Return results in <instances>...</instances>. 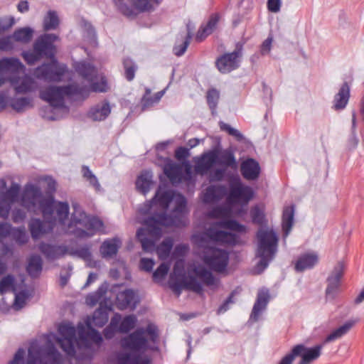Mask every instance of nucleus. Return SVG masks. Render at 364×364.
<instances>
[{"instance_id": "nucleus-1", "label": "nucleus", "mask_w": 364, "mask_h": 364, "mask_svg": "<svg viewBox=\"0 0 364 364\" xmlns=\"http://www.w3.org/2000/svg\"><path fill=\"white\" fill-rule=\"evenodd\" d=\"M173 197L174 193L172 191H161L159 189L151 200L139 208V213L146 216L144 223L151 234L159 236L162 234L161 227L171 228L178 223V216H170L167 213Z\"/></svg>"}, {"instance_id": "nucleus-2", "label": "nucleus", "mask_w": 364, "mask_h": 364, "mask_svg": "<svg viewBox=\"0 0 364 364\" xmlns=\"http://www.w3.org/2000/svg\"><path fill=\"white\" fill-rule=\"evenodd\" d=\"M358 321V318L348 320L342 326L328 334L321 344L312 348H307L303 344L294 346L291 352L283 357L278 364H292L296 356H301V358L298 364H310L320 357L321 350L326 343L339 339L347 334Z\"/></svg>"}, {"instance_id": "nucleus-3", "label": "nucleus", "mask_w": 364, "mask_h": 364, "mask_svg": "<svg viewBox=\"0 0 364 364\" xmlns=\"http://www.w3.org/2000/svg\"><path fill=\"white\" fill-rule=\"evenodd\" d=\"M21 205L28 211L36 212L40 210L45 219H51L53 217L54 198L53 196H44L39 186L28 183L24 187L21 198Z\"/></svg>"}, {"instance_id": "nucleus-4", "label": "nucleus", "mask_w": 364, "mask_h": 364, "mask_svg": "<svg viewBox=\"0 0 364 364\" xmlns=\"http://www.w3.org/2000/svg\"><path fill=\"white\" fill-rule=\"evenodd\" d=\"M193 272L195 276L189 275L188 282H169V287L177 296L181 295L183 289L200 295L203 292V284L213 289L218 287L220 279L205 267L195 268Z\"/></svg>"}, {"instance_id": "nucleus-5", "label": "nucleus", "mask_w": 364, "mask_h": 364, "mask_svg": "<svg viewBox=\"0 0 364 364\" xmlns=\"http://www.w3.org/2000/svg\"><path fill=\"white\" fill-rule=\"evenodd\" d=\"M65 96H80L87 98L89 88L85 85L72 83L64 86H48L40 91L39 97L53 107L61 108L64 106Z\"/></svg>"}, {"instance_id": "nucleus-6", "label": "nucleus", "mask_w": 364, "mask_h": 364, "mask_svg": "<svg viewBox=\"0 0 364 364\" xmlns=\"http://www.w3.org/2000/svg\"><path fill=\"white\" fill-rule=\"evenodd\" d=\"M258 247L256 256L259 258L257 267L264 271L274 259L277 251L278 237L273 230L259 228L257 232Z\"/></svg>"}, {"instance_id": "nucleus-7", "label": "nucleus", "mask_w": 364, "mask_h": 364, "mask_svg": "<svg viewBox=\"0 0 364 364\" xmlns=\"http://www.w3.org/2000/svg\"><path fill=\"white\" fill-rule=\"evenodd\" d=\"M245 44V41H238L232 52L225 53L216 58L215 66L221 74L230 73L240 68Z\"/></svg>"}, {"instance_id": "nucleus-8", "label": "nucleus", "mask_w": 364, "mask_h": 364, "mask_svg": "<svg viewBox=\"0 0 364 364\" xmlns=\"http://www.w3.org/2000/svg\"><path fill=\"white\" fill-rule=\"evenodd\" d=\"M203 249L202 260L204 264L213 272H225L229 263V252L214 247H204Z\"/></svg>"}, {"instance_id": "nucleus-9", "label": "nucleus", "mask_w": 364, "mask_h": 364, "mask_svg": "<svg viewBox=\"0 0 364 364\" xmlns=\"http://www.w3.org/2000/svg\"><path fill=\"white\" fill-rule=\"evenodd\" d=\"M228 186L227 200L230 203L247 205L253 198V189L245 185L238 176L230 178Z\"/></svg>"}, {"instance_id": "nucleus-10", "label": "nucleus", "mask_w": 364, "mask_h": 364, "mask_svg": "<svg viewBox=\"0 0 364 364\" xmlns=\"http://www.w3.org/2000/svg\"><path fill=\"white\" fill-rule=\"evenodd\" d=\"M219 228L213 223L208 228H207L202 234L196 236V239L202 248L208 247L205 245L208 241L214 242H220L230 245H235L237 243L238 237L237 235L218 230Z\"/></svg>"}, {"instance_id": "nucleus-11", "label": "nucleus", "mask_w": 364, "mask_h": 364, "mask_svg": "<svg viewBox=\"0 0 364 364\" xmlns=\"http://www.w3.org/2000/svg\"><path fill=\"white\" fill-rule=\"evenodd\" d=\"M58 333L60 337L57 338L56 341L60 347L68 355H74L75 344L77 341L75 327L70 324H60L58 327Z\"/></svg>"}, {"instance_id": "nucleus-12", "label": "nucleus", "mask_w": 364, "mask_h": 364, "mask_svg": "<svg viewBox=\"0 0 364 364\" xmlns=\"http://www.w3.org/2000/svg\"><path fill=\"white\" fill-rule=\"evenodd\" d=\"M58 39V36L54 33H45L38 37L33 47L42 58L52 59L55 54L54 43Z\"/></svg>"}, {"instance_id": "nucleus-13", "label": "nucleus", "mask_w": 364, "mask_h": 364, "mask_svg": "<svg viewBox=\"0 0 364 364\" xmlns=\"http://www.w3.org/2000/svg\"><path fill=\"white\" fill-rule=\"evenodd\" d=\"M72 221L75 225H80L86 229V230H77L76 231L77 236L80 237H90L103 227L102 221L97 217L87 216L85 213L80 214L79 219L73 218Z\"/></svg>"}, {"instance_id": "nucleus-14", "label": "nucleus", "mask_w": 364, "mask_h": 364, "mask_svg": "<svg viewBox=\"0 0 364 364\" xmlns=\"http://www.w3.org/2000/svg\"><path fill=\"white\" fill-rule=\"evenodd\" d=\"M344 269L345 266L342 262H338L333 267V269L327 278L326 298L331 299L336 298L341 286V279L343 276Z\"/></svg>"}, {"instance_id": "nucleus-15", "label": "nucleus", "mask_w": 364, "mask_h": 364, "mask_svg": "<svg viewBox=\"0 0 364 364\" xmlns=\"http://www.w3.org/2000/svg\"><path fill=\"white\" fill-rule=\"evenodd\" d=\"M144 329L139 328L122 340V346L134 352L148 349V340L144 336Z\"/></svg>"}, {"instance_id": "nucleus-16", "label": "nucleus", "mask_w": 364, "mask_h": 364, "mask_svg": "<svg viewBox=\"0 0 364 364\" xmlns=\"http://www.w3.org/2000/svg\"><path fill=\"white\" fill-rule=\"evenodd\" d=\"M38 250L48 261H54L63 257L68 253V247L65 245H53L41 242Z\"/></svg>"}, {"instance_id": "nucleus-17", "label": "nucleus", "mask_w": 364, "mask_h": 364, "mask_svg": "<svg viewBox=\"0 0 364 364\" xmlns=\"http://www.w3.org/2000/svg\"><path fill=\"white\" fill-rule=\"evenodd\" d=\"M163 171L172 184H178L183 179V166L168 157L163 158Z\"/></svg>"}, {"instance_id": "nucleus-18", "label": "nucleus", "mask_w": 364, "mask_h": 364, "mask_svg": "<svg viewBox=\"0 0 364 364\" xmlns=\"http://www.w3.org/2000/svg\"><path fill=\"white\" fill-rule=\"evenodd\" d=\"M141 223L144 225V228H140L136 232V237L141 242L142 249L146 252H152L155 250V239H159L161 237L160 235H155L150 232L149 228L144 223V218Z\"/></svg>"}, {"instance_id": "nucleus-19", "label": "nucleus", "mask_w": 364, "mask_h": 364, "mask_svg": "<svg viewBox=\"0 0 364 364\" xmlns=\"http://www.w3.org/2000/svg\"><path fill=\"white\" fill-rule=\"evenodd\" d=\"M65 74V69L63 68H55L50 64H44L36 69V77L46 81H60Z\"/></svg>"}, {"instance_id": "nucleus-20", "label": "nucleus", "mask_w": 364, "mask_h": 364, "mask_svg": "<svg viewBox=\"0 0 364 364\" xmlns=\"http://www.w3.org/2000/svg\"><path fill=\"white\" fill-rule=\"evenodd\" d=\"M220 17L221 16L219 13L211 14L207 22L205 23H202L199 27L196 35V41L198 42H202L208 36L211 35L217 28Z\"/></svg>"}, {"instance_id": "nucleus-21", "label": "nucleus", "mask_w": 364, "mask_h": 364, "mask_svg": "<svg viewBox=\"0 0 364 364\" xmlns=\"http://www.w3.org/2000/svg\"><path fill=\"white\" fill-rule=\"evenodd\" d=\"M217 159L218 149L210 150L203 154L196 163V173L201 175L206 173L216 164Z\"/></svg>"}, {"instance_id": "nucleus-22", "label": "nucleus", "mask_w": 364, "mask_h": 364, "mask_svg": "<svg viewBox=\"0 0 364 364\" xmlns=\"http://www.w3.org/2000/svg\"><path fill=\"white\" fill-rule=\"evenodd\" d=\"M9 82L16 94H26L36 88L35 80L28 75H24L22 78L14 76L9 79Z\"/></svg>"}, {"instance_id": "nucleus-23", "label": "nucleus", "mask_w": 364, "mask_h": 364, "mask_svg": "<svg viewBox=\"0 0 364 364\" xmlns=\"http://www.w3.org/2000/svg\"><path fill=\"white\" fill-rule=\"evenodd\" d=\"M116 306L121 311L128 308H131L132 310L134 309L136 306V301L134 291L129 289L119 292L116 298Z\"/></svg>"}, {"instance_id": "nucleus-24", "label": "nucleus", "mask_w": 364, "mask_h": 364, "mask_svg": "<svg viewBox=\"0 0 364 364\" xmlns=\"http://www.w3.org/2000/svg\"><path fill=\"white\" fill-rule=\"evenodd\" d=\"M240 171L245 179L253 181L258 178L260 174V166L256 160L247 159L241 164Z\"/></svg>"}, {"instance_id": "nucleus-25", "label": "nucleus", "mask_w": 364, "mask_h": 364, "mask_svg": "<svg viewBox=\"0 0 364 364\" xmlns=\"http://www.w3.org/2000/svg\"><path fill=\"white\" fill-rule=\"evenodd\" d=\"M269 301V294L268 289L259 290L252 310L250 318L254 321H257L260 313L266 309Z\"/></svg>"}, {"instance_id": "nucleus-26", "label": "nucleus", "mask_w": 364, "mask_h": 364, "mask_svg": "<svg viewBox=\"0 0 364 364\" xmlns=\"http://www.w3.org/2000/svg\"><path fill=\"white\" fill-rule=\"evenodd\" d=\"M318 262V257L316 253H306L301 255L295 264L296 272H304L313 268Z\"/></svg>"}, {"instance_id": "nucleus-27", "label": "nucleus", "mask_w": 364, "mask_h": 364, "mask_svg": "<svg viewBox=\"0 0 364 364\" xmlns=\"http://www.w3.org/2000/svg\"><path fill=\"white\" fill-rule=\"evenodd\" d=\"M111 107L107 101H105L102 104H98L92 107L89 112L88 117L93 121H103L110 114Z\"/></svg>"}, {"instance_id": "nucleus-28", "label": "nucleus", "mask_w": 364, "mask_h": 364, "mask_svg": "<svg viewBox=\"0 0 364 364\" xmlns=\"http://www.w3.org/2000/svg\"><path fill=\"white\" fill-rule=\"evenodd\" d=\"M175 202V207L171 214H168L170 216H178L179 222L176 225H173V227H180L184 225L183 223V215L186 210L187 201L186 198L181 195L178 194L175 198L173 197Z\"/></svg>"}, {"instance_id": "nucleus-29", "label": "nucleus", "mask_w": 364, "mask_h": 364, "mask_svg": "<svg viewBox=\"0 0 364 364\" xmlns=\"http://www.w3.org/2000/svg\"><path fill=\"white\" fill-rule=\"evenodd\" d=\"M350 97V86L348 82H345L342 84L338 92L334 97L333 108L336 110L344 109L348 102Z\"/></svg>"}, {"instance_id": "nucleus-30", "label": "nucleus", "mask_w": 364, "mask_h": 364, "mask_svg": "<svg viewBox=\"0 0 364 364\" xmlns=\"http://www.w3.org/2000/svg\"><path fill=\"white\" fill-rule=\"evenodd\" d=\"M76 72L85 80L92 82L97 78V70L89 63H79L75 67Z\"/></svg>"}, {"instance_id": "nucleus-31", "label": "nucleus", "mask_w": 364, "mask_h": 364, "mask_svg": "<svg viewBox=\"0 0 364 364\" xmlns=\"http://www.w3.org/2000/svg\"><path fill=\"white\" fill-rule=\"evenodd\" d=\"M225 191L223 186H210L205 190L203 201L206 203L217 202L225 196Z\"/></svg>"}, {"instance_id": "nucleus-32", "label": "nucleus", "mask_w": 364, "mask_h": 364, "mask_svg": "<svg viewBox=\"0 0 364 364\" xmlns=\"http://www.w3.org/2000/svg\"><path fill=\"white\" fill-rule=\"evenodd\" d=\"M216 164L232 169H237V162L234 152L231 149H225L220 153H219V151L218 150V159Z\"/></svg>"}, {"instance_id": "nucleus-33", "label": "nucleus", "mask_w": 364, "mask_h": 364, "mask_svg": "<svg viewBox=\"0 0 364 364\" xmlns=\"http://www.w3.org/2000/svg\"><path fill=\"white\" fill-rule=\"evenodd\" d=\"M119 364H150L148 357L141 358L140 355L131 353H123L118 356Z\"/></svg>"}, {"instance_id": "nucleus-34", "label": "nucleus", "mask_w": 364, "mask_h": 364, "mask_svg": "<svg viewBox=\"0 0 364 364\" xmlns=\"http://www.w3.org/2000/svg\"><path fill=\"white\" fill-rule=\"evenodd\" d=\"M152 183L151 173L149 171H144L136 178V187L140 193L146 195L149 191Z\"/></svg>"}, {"instance_id": "nucleus-35", "label": "nucleus", "mask_w": 364, "mask_h": 364, "mask_svg": "<svg viewBox=\"0 0 364 364\" xmlns=\"http://www.w3.org/2000/svg\"><path fill=\"white\" fill-rule=\"evenodd\" d=\"M294 216V206L285 207L282 214V230L284 237H287L292 228Z\"/></svg>"}, {"instance_id": "nucleus-36", "label": "nucleus", "mask_w": 364, "mask_h": 364, "mask_svg": "<svg viewBox=\"0 0 364 364\" xmlns=\"http://www.w3.org/2000/svg\"><path fill=\"white\" fill-rule=\"evenodd\" d=\"M43 269V261L38 255H32L28 262L26 272L32 278H37L41 273Z\"/></svg>"}, {"instance_id": "nucleus-37", "label": "nucleus", "mask_w": 364, "mask_h": 364, "mask_svg": "<svg viewBox=\"0 0 364 364\" xmlns=\"http://www.w3.org/2000/svg\"><path fill=\"white\" fill-rule=\"evenodd\" d=\"M120 240L117 238L107 240L100 247V252L103 257H112L115 255L120 245Z\"/></svg>"}, {"instance_id": "nucleus-38", "label": "nucleus", "mask_w": 364, "mask_h": 364, "mask_svg": "<svg viewBox=\"0 0 364 364\" xmlns=\"http://www.w3.org/2000/svg\"><path fill=\"white\" fill-rule=\"evenodd\" d=\"M219 228L228 229L230 230L235 231L237 232L243 233L246 232V226L239 223L236 220L227 219L215 223Z\"/></svg>"}, {"instance_id": "nucleus-39", "label": "nucleus", "mask_w": 364, "mask_h": 364, "mask_svg": "<svg viewBox=\"0 0 364 364\" xmlns=\"http://www.w3.org/2000/svg\"><path fill=\"white\" fill-rule=\"evenodd\" d=\"M220 92L216 88L211 87L208 90L205 95L207 105L213 115L215 114L220 100Z\"/></svg>"}, {"instance_id": "nucleus-40", "label": "nucleus", "mask_w": 364, "mask_h": 364, "mask_svg": "<svg viewBox=\"0 0 364 364\" xmlns=\"http://www.w3.org/2000/svg\"><path fill=\"white\" fill-rule=\"evenodd\" d=\"M163 0H134V5L139 12H151L155 10Z\"/></svg>"}, {"instance_id": "nucleus-41", "label": "nucleus", "mask_w": 364, "mask_h": 364, "mask_svg": "<svg viewBox=\"0 0 364 364\" xmlns=\"http://www.w3.org/2000/svg\"><path fill=\"white\" fill-rule=\"evenodd\" d=\"M33 33V29L29 27H24L16 29L11 36V38L16 42L27 43L31 41Z\"/></svg>"}, {"instance_id": "nucleus-42", "label": "nucleus", "mask_w": 364, "mask_h": 364, "mask_svg": "<svg viewBox=\"0 0 364 364\" xmlns=\"http://www.w3.org/2000/svg\"><path fill=\"white\" fill-rule=\"evenodd\" d=\"M60 23V20L55 11H48L43 18V30L46 31L56 29Z\"/></svg>"}, {"instance_id": "nucleus-43", "label": "nucleus", "mask_w": 364, "mask_h": 364, "mask_svg": "<svg viewBox=\"0 0 364 364\" xmlns=\"http://www.w3.org/2000/svg\"><path fill=\"white\" fill-rule=\"evenodd\" d=\"M31 237L33 239H38L46 232L43 222L38 218H32L28 225Z\"/></svg>"}, {"instance_id": "nucleus-44", "label": "nucleus", "mask_w": 364, "mask_h": 364, "mask_svg": "<svg viewBox=\"0 0 364 364\" xmlns=\"http://www.w3.org/2000/svg\"><path fill=\"white\" fill-rule=\"evenodd\" d=\"M108 318L109 317L107 309L100 306L93 313L92 323L95 326L101 328L107 323Z\"/></svg>"}, {"instance_id": "nucleus-45", "label": "nucleus", "mask_w": 364, "mask_h": 364, "mask_svg": "<svg viewBox=\"0 0 364 364\" xmlns=\"http://www.w3.org/2000/svg\"><path fill=\"white\" fill-rule=\"evenodd\" d=\"M20 188V186L18 183H12L10 188L3 193L1 200L12 205L18 200Z\"/></svg>"}, {"instance_id": "nucleus-46", "label": "nucleus", "mask_w": 364, "mask_h": 364, "mask_svg": "<svg viewBox=\"0 0 364 364\" xmlns=\"http://www.w3.org/2000/svg\"><path fill=\"white\" fill-rule=\"evenodd\" d=\"M10 106L17 112H21L26 107H33L32 98L28 97L14 98L11 101Z\"/></svg>"}, {"instance_id": "nucleus-47", "label": "nucleus", "mask_w": 364, "mask_h": 364, "mask_svg": "<svg viewBox=\"0 0 364 364\" xmlns=\"http://www.w3.org/2000/svg\"><path fill=\"white\" fill-rule=\"evenodd\" d=\"M122 64L124 69L125 78L128 81L133 80L135 77V73L137 70V65L130 58H124Z\"/></svg>"}, {"instance_id": "nucleus-48", "label": "nucleus", "mask_w": 364, "mask_h": 364, "mask_svg": "<svg viewBox=\"0 0 364 364\" xmlns=\"http://www.w3.org/2000/svg\"><path fill=\"white\" fill-rule=\"evenodd\" d=\"M114 4L117 8V10L124 16L128 18H134L137 15L135 7L124 3V0H114Z\"/></svg>"}, {"instance_id": "nucleus-49", "label": "nucleus", "mask_w": 364, "mask_h": 364, "mask_svg": "<svg viewBox=\"0 0 364 364\" xmlns=\"http://www.w3.org/2000/svg\"><path fill=\"white\" fill-rule=\"evenodd\" d=\"M54 211L55 210L56 216L60 223H64L68 218L69 205L68 203L59 202L55 207L53 205Z\"/></svg>"}, {"instance_id": "nucleus-50", "label": "nucleus", "mask_w": 364, "mask_h": 364, "mask_svg": "<svg viewBox=\"0 0 364 364\" xmlns=\"http://www.w3.org/2000/svg\"><path fill=\"white\" fill-rule=\"evenodd\" d=\"M173 245V239L170 237H166L156 248L159 257H168L172 250Z\"/></svg>"}, {"instance_id": "nucleus-51", "label": "nucleus", "mask_w": 364, "mask_h": 364, "mask_svg": "<svg viewBox=\"0 0 364 364\" xmlns=\"http://www.w3.org/2000/svg\"><path fill=\"white\" fill-rule=\"evenodd\" d=\"M136 323V317L134 315L126 316L121 321L118 331L121 333H128L134 328Z\"/></svg>"}, {"instance_id": "nucleus-52", "label": "nucleus", "mask_w": 364, "mask_h": 364, "mask_svg": "<svg viewBox=\"0 0 364 364\" xmlns=\"http://www.w3.org/2000/svg\"><path fill=\"white\" fill-rule=\"evenodd\" d=\"M0 65L4 69L18 70L23 67L18 58H4L0 61Z\"/></svg>"}, {"instance_id": "nucleus-53", "label": "nucleus", "mask_w": 364, "mask_h": 364, "mask_svg": "<svg viewBox=\"0 0 364 364\" xmlns=\"http://www.w3.org/2000/svg\"><path fill=\"white\" fill-rule=\"evenodd\" d=\"M250 216L253 223L262 225L265 223L264 212L257 206L252 208L250 210Z\"/></svg>"}, {"instance_id": "nucleus-54", "label": "nucleus", "mask_w": 364, "mask_h": 364, "mask_svg": "<svg viewBox=\"0 0 364 364\" xmlns=\"http://www.w3.org/2000/svg\"><path fill=\"white\" fill-rule=\"evenodd\" d=\"M237 294H238V291H237V290H233L230 294L229 296L226 299V300L218 307L217 310L218 315L226 312L230 309V305L235 303L234 297Z\"/></svg>"}, {"instance_id": "nucleus-55", "label": "nucleus", "mask_w": 364, "mask_h": 364, "mask_svg": "<svg viewBox=\"0 0 364 364\" xmlns=\"http://www.w3.org/2000/svg\"><path fill=\"white\" fill-rule=\"evenodd\" d=\"M14 277L11 274H8L3 277L0 281V293L4 294L8 291L14 285Z\"/></svg>"}, {"instance_id": "nucleus-56", "label": "nucleus", "mask_w": 364, "mask_h": 364, "mask_svg": "<svg viewBox=\"0 0 364 364\" xmlns=\"http://www.w3.org/2000/svg\"><path fill=\"white\" fill-rule=\"evenodd\" d=\"M86 325L87 327V338H89L92 341H93L96 344H101L103 339L99 331H97L91 326L90 321H87Z\"/></svg>"}, {"instance_id": "nucleus-57", "label": "nucleus", "mask_w": 364, "mask_h": 364, "mask_svg": "<svg viewBox=\"0 0 364 364\" xmlns=\"http://www.w3.org/2000/svg\"><path fill=\"white\" fill-rule=\"evenodd\" d=\"M191 38H192L191 33L190 31H188L183 42L181 44L176 45L173 47V52L176 55L181 56L184 54L188 46L190 44Z\"/></svg>"}, {"instance_id": "nucleus-58", "label": "nucleus", "mask_w": 364, "mask_h": 364, "mask_svg": "<svg viewBox=\"0 0 364 364\" xmlns=\"http://www.w3.org/2000/svg\"><path fill=\"white\" fill-rule=\"evenodd\" d=\"M22 57L28 65H34L36 62L42 59V58L38 54L34 48L31 51H23L22 53Z\"/></svg>"}, {"instance_id": "nucleus-59", "label": "nucleus", "mask_w": 364, "mask_h": 364, "mask_svg": "<svg viewBox=\"0 0 364 364\" xmlns=\"http://www.w3.org/2000/svg\"><path fill=\"white\" fill-rule=\"evenodd\" d=\"M70 255L72 256H77L80 258L83 259L84 260H90L92 257L91 252L87 247H80L75 250H68V253Z\"/></svg>"}, {"instance_id": "nucleus-60", "label": "nucleus", "mask_w": 364, "mask_h": 364, "mask_svg": "<svg viewBox=\"0 0 364 364\" xmlns=\"http://www.w3.org/2000/svg\"><path fill=\"white\" fill-rule=\"evenodd\" d=\"M90 82V87L87 85H86L89 88V92L90 91L96 92H105L107 91V85L105 80L102 79L100 82H95L94 80Z\"/></svg>"}, {"instance_id": "nucleus-61", "label": "nucleus", "mask_w": 364, "mask_h": 364, "mask_svg": "<svg viewBox=\"0 0 364 364\" xmlns=\"http://www.w3.org/2000/svg\"><path fill=\"white\" fill-rule=\"evenodd\" d=\"M14 23L15 20L12 16H4L0 18V33L10 29Z\"/></svg>"}, {"instance_id": "nucleus-62", "label": "nucleus", "mask_w": 364, "mask_h": 364, "mask_svg": "<svg viewBox=\"0 0 364 364\" xmlns=\"http://www.w3.org/2000/svg\"><path fill=\"white\" fill-rule=\"evenodd\" d=\"M169 269V267L166 263H161L153 273L154 280L164 279Z\"/></svg>"}, {"instance_id": "nucleus-63", "label": "nucleus", "mask_w": 364, "mask_h": 364, "mask_svg": "<svg viewBox=\"0 0 364 364\" xmlns=\"http://www.w3.org/2000/svg\"><path fill=\"white\" fill-rule=\"evenodd\" d=\"M105 292L106 289H105L103 287H100L93 294L87 297V303L92 305L96 304Z\"/></svg>"}, {"instance_id": "nucleus-64", "label": "nucleus", "mask_w": 364, "mask_h": 364, "mask_svg": "<svg viewBox=\"0 0 364 364\" xmlns=\"http://www.w3.org/2000/svg\"><path fill=\"white\" fill-rule=\"evenodd\" d=\"M24 355L25 350L23 348L18 349L9 364H24Z\"/></svg>"}]
</instances>
